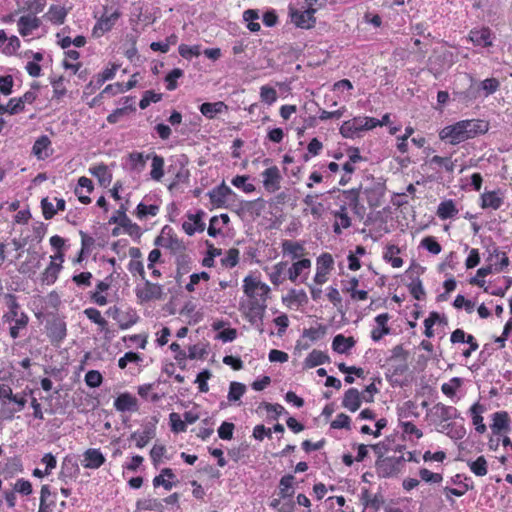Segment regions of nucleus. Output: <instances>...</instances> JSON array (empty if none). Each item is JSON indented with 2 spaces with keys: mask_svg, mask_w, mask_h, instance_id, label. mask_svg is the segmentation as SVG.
I'll list each match as a JSON object with an SVG mask.
<instances>
[{
  "mask_svg": "<svg viewBox=\"0 0 512 512\" xmlns=\"http://www.w3.org/2000/svg\"><path fill=\"white\" fill-rule=\"evenodd\" d=\"M362 395L356 388H349L343 396L342 406L350 412H356L362 403Z\"/></svg>",
  "mask_w": 512,
  "mask_h": 512,
  "instance_id": "nucleus-14",
  "label": "nucleus"
},
{
  "mask_svg": "<svg viewBox=\"0 0 512 512\" xmlns=\"http://www.w3.org/2000/svg\"><path fill=\"white\" fill-rule=\"evenodd\" d=\"M62 268L63 266L61 264H57L56 262L51 261L48 267L42 273V282L47 285L55 283Z\"/></svg>",
  "mask_w": 512,
  "mask_h": 512,
  "instance_id": "nucleus-35",
  "label": "nucleus"
},
{
  "mask_svg": "<svg viewBox=\"0 0 512 512\" xmlns=\"http://www.w3.org/2000/svg\"><path fill=\"white\" fill-rule=\"evenodd\" d=\"M377 474L381 478H390L399 473L391 457L377 459L375 462Z\"/></svg>",
  "mask_w": 512,
  "mask_h": 512,
  "instance_id": "nucleus-12",
  "label": "nucleus"
},
{
  "mask_svg": "<svg viewBox=\"0 0 512 512\" xmlns=\"http://www.w3.org/2000/svg\"><path fill=\"white\" fill-rule=\"evenodd\" d=\"M470 470L476 476H485L488 472L487 461L484 456H479L476 460L467 462Z\"/></svg>",
  "mask_w": 512,
  "mask_h": 512,
  "instance_id": "nucleus-43",
  "label": "nucleus"
},
{
  "mask_svg": "<svg viewBox=\"0 0 512 512\" xmlns=\"http://www.w3.org/2000/svg\"><path fill=\"white\" fill-rule=\"evenodd\" d=\"M84 460L82 465L89 469H98L105 463V457L99 449L90 448L83 454Z\"/></svg>",
  "mask_w": 512,
  "mask_h": 512,
  "instance_id": "nucleus-15",
  "label": "nucleus"
},
{
  "mask_svg": "<svg viewBox=\"0 0 512 512\" xmlns=\"http://www.w3.org/2000/svg\"><path fill=\"white\" fill-rule=\"evenodd\" d=\"M157 423V420H154V423H148L144 426V430L142 434H139V438L137 439L136 446L138 448L145 447L150 439L155 437L156 434V427L155 424Z\"/></svg>",
  "mask_w": 512,
  "mask_h": 512,
  "instance_id": "nucleus-39",
  "label": "nucleus"
},
{
  "mask_svg": "<svg viewBox=\"0 0 512 512\" xmlns=\"http://www.w3.org/2000/svg\"><path fill=\"white\" fill-rule=\"evenodd\" d=\"M169 420L172 432L180 433L186 431L187 426L178 413L172 412L169 415Z\"/></svg>",
  "mask_w": 512,
  "mask_h": 512,
  "instance_id": "nucleus-59",
  "label": "nucleus"
},
{
  "mask_svg": "<svg viewBox=\"0 0 512 512\" xmlns=\"http://www.w3.org/2000/svg\"><path fill=\"white\" fill-rule=\"evenodd\" d=\"M266 304L263 301L260 303L257 299H252L248 304V312L246 313V317L251 325L257 324V322H263Z\"/></svg>",
  "mask_w": 512,
  "mask_h": 512,
  "instance_id": "nucleus-11",
  "label": "nucleus"
},
{
  "mask_svg": "<svg viewBox=\"0 0 512 512\" xmlns=\"http://www.w3.org/2000/svg\"><path fill=\"white\" fill-rule=\"evenodd\" d=\"M385 190L386 188L384 183L380 182H377L372 187L365 188L363 190L369 207L376 208L381 205L382 198L385 195Z\"/></svg>",
  "mask_w": 512,
  "mask_h": 512,
  "instance_id": "nucleus-6",
  "label": "nucleus"
},
{
  "mask_svg": "<svg viewBox=\"0 0 512 512\" xmlns=\"http://www.w3.org/2000/svg\"><path fill=\"white\" fill-rule=\"evenodd\" d=\"M304 363H305V367L313 368V367H316V366H319V365H322L325 363H330V357L326 353H324L320 350L314 349L306 357Z\"/></svg>",
  "mask_w": 512,
  "mask_h": 512,
  "instance_id": "nucleus-32",
  "label": "nucleus"
},
{
  "mask_svg": "<svg viewBox=\"0 0 512 512\" xmlns=\"http://www.w3.org/2000/svg\"><path fill=\"white\" fill-rule=\"evenodd\" d=\"M408 369H409V367H408L407 361L406 362L403 361L401 364L393 367L391 374L386 373V379L390 382V384L392 386H401L402 387L404 385V383L398 381L397 379H394L393 377L401 376V375L405 374L408 371Z\"/></svg>",
  "mask_w": 512,
  "mask_h": 512,
  "instance_id": "nucleus-44",
  "label": "nucleus"
},
{
  "mask_svg": "<svg viewBox=\"0 0 512 512\" xmlns=\"http://www.w3.org/2000/svg\"><path fill=\"white\" fill-rule=\"evenodd\" d=\"M468 139L488 132L489 122L481 119L463 120Z\"/></svg>",
  "mask_w": 512,
  "mask_h": 512,
  "instance_id": "nucleus-16",
  "label": "nucleus"
},
{
  "mask_svg": "<svg viewBox=\"0 0 512 512\" xmlns=\"http://www.w3.org/2000/svg\"><path fill=\"white\" fill-rule=\"evenodd\" d=\"M114 407L119 412H135L139 409L136 397L128 392L120 394L114 401Z\"/></svg>",
  "mask_w": 512,
  "mask_h": 512,
  "instance_id": "nucleus-10",
  "label": "nucleus"
},
{
  "mask_svg": "<svg viewBox=\"0 0 512 512\" xmlns=\"http://www.w3.org/2000/svg\"><path fill=\"white\" fill-rule=\"evenodd\" d=\"M295 477L292 474H286L281 477L279 481V497L280 499H287L293 496L294 494V483Z\"/></svg>",
  "mask_w": 512,
  "mask_h": 512,
  "instance_id": "nucleus-28",
  "label": "nucleus"
},
{
  "mask_svg": "<svg viewBox=\"0 0 512 512\" xmlns=\"http://www.w3.org/2000/svg\"><path fill=\"white\" fill-rule=\"evenodd\" d=\"M499 194H501L500 190L484 192L481 195V207L483 209H499L503 204V196H500Z\"/></svg>",
  "mask_w": 512,
  "mask_h": 512,
  "instance_id": "nucleus-20",
  "label": "nucleus"
},
{
  "mask_svg": "<svg viewBox=\"0 0 512 512\" xmlns=\"http://www.w3.org/2000/svg\"><path fill=\"white\" fill-rule=\"evenodd\" d=\"M137 510H149L156 512H163L164 506L161 501L155 498L139 499L136 502Z\"/></svg>",
  "mask_w": 512,
  "mask_h": 512,
  "instance_id": "nucleus-40",
  "label": "nucleus"
},
{
  "mask_svg": "<svg viewBox=\"0 0 512 512\" xmlns=\"http://www.w3.org/2000/svg\"><path fill=\"white\" fill-rule=\"evenodd\" d=\"M129 111H136V107L134 106V104L126 105L121 108L115 109L111 114L107 116V122L110 124H115L120 120L122 116L127 114Z\"/></svg>",
  "mask_w": 512,
  "mask_h": 512,
  "instance_id": "nucleus-49",
  "label": "nucleus"
},
{
  "mask_svg": "<svg viewBox=\"0 0 512 512\" xmlns=\"http://www.w3.org/2000/svg\"><path fill=\"white\" fill-rule=\"evenodd\" d=\"M152 159L150 176L153 180L159 181L164 175V158L156 153L149 154Z\"/></svg>",
  "mask_w": 512,
  "mask_h": 512,
  "instance_id": "nucleus-36",
  "label": "nucleus"
},
{
  "mask_svg": "<svg viewBox=\"0 0 512 512\" xmlns=\"http://www.w3.org/2000/svg\"><path fill=\"white\" fill-rule=\"evenodd\" d=\"M336 191L341 192V196L344 198L343 201H345L347 205H349V207L352 208L353 206H356V203L360 200L362 185H360L357 188H352L349 190H340L338 188H333L331 191H329V193H334Z\"/></svg>",
  "mask_w": 512,
  "mask_h": 512,
  "instance_id": "nucleus-33",
  "label": "nucleus"
},
{
  "mask_svg": "<svg viewBox=\"0 0 512 512\" xmlns=\"http://www.w3.org/2000/svg\"><path fill=\"white\" fill-rule=\"evenodd\" d=\"M461 477V474H456L451 478V482L455 485H460L462 489L446 487L444 489V492L446 493L447 496H449V494H452L454 496L460 497L464 495L466 491L473 489V486H470V483H463Z\"/></svg>",
  "mask_w": 512,
  "mask_h": 512,
  "instance_id": "nucleus-37",
  "label": "nucleus"
},
{
  "mask_svg": "<svg viewBox=\"0 0 512 512\" xmlns=\"http://www.w3.org/2000/svg\"><path fill=\"white\" fill-rule=\"evenodd\" d=\"M282 251L284 254L291 255L292 259H297L304 253L305 248L300 242L285 240L282 243Z\"/></svg>",
  "mask_w": 512,
  "mask_h": 512,
  "instance_id": "nucleus-38",
  "label": "nucleus"
},
{
  "mask_svg": "<svg viewBox=\"0 0 512 512\" xmlns=\"http://www.w3.org/2000/svg\"><path fill=\"white\" fill-rule=\"evenodd\" d=\"M437 216L442 219H450L458 214V209L452 199L442 201L437 208Z\"/></svg>",
  "mask_w": 512,
  "mask_h": 512,
  "instance_id": "nucleus-27",
  "label": "nucleus"
},
{
  "mask_svg": "<svg viewBox=\"0 0 512 512\" xmlns=\"http://www.w3.org/2000/svg\"><path fill=\"white\" fill-rule=\"evenodd\" d=\"M192 259L188 254L180 253L176 257V273L175 280L178 284H181L183 275L187 274L191 270Z\"/></svg>",
  "mask_w": 512,
  "mask_h": 512,
  "instance_id": "nucleus-21",
  "label": "nucleus"
},
{
  "mask_svg": "<svg viewBox=\"0 0 512 512\" xmlns=\"http://www.w3.org/2000/svg\"><path fill=\"white\" fill-rule=\"evenodd\" d=\"M239 250L237 248H230L224 258L221 259V264L227 268L235 267L239 262Z\"/></svg>",
  "mask_w": 512,
  "mask_h": 512,
  "instance_id": "nucleus-54",
  "label": "nucleus"
},
{
  "mask_svg": "<svg viewBox=\"0 0 512 512\" xmlns=\"http://www.w3.org/2000/svg\"><path fill=\"white\" fill-rule=\"evenodd\" d=\"M263 186L269 192H274L280 188L282 179L277 166H272L262 172Z\"/></svg>",
  "mask_w": 512,
  "mask_h": 512,
  "instance_id": "nucleus-7",
  "label": "nucleus"
},
{
  "mask_svg": "<svg viewBox=\"0 0 512 512\" xmlns=\"http://www.w3.org/2000/svg\"><path fill=\"white\" fill-rule=\"evenodd\" d=\"M89 173L96 177L100 185L104 187L109 186L112 181V174L108 171V166L103 163L89 168Z\"/></svg>",
  "mask_w": 512,
  "mask_h": 512,
  "instance_id": "nucleus-25",
  "label": "nucleus"
},
{
  "mask_svg": "<svg viewBox=\"0 0 512 512\" xmlns=\"http://www.w3.org/2000/svg\"><path fill=\"white\" fill-rule=\"evenodd\" d=\"M490 429L494 436L508 434L511 430L510 417L506 411H498L492 415V424Z\"/></svg>",
  "mask_w": 512,
  "mask_h": 512,
  "instance_id": "nucleus-4",
  "label": "nucleus"
},
{
  "mask_svg": "<svg viewBox=\"0 0 512 512\" xmlns=\"http://www.w3.org/2000/svg\"><path fill=\"white\" fill-rule=\"evenodd\" d=\"M162 94L156 93L153 90H147L144 92L142 99L139 102L141 109H146L152 102L157 103L162 100Z\"/></svg>",
  "mask_w": 512,
  "mask_h": 512,
  "instance_id": "nucleus-51",
  "label": "nucleus"
},
{
  "mask_svg": "<svg viewBox=\"0 0 512 512\" xmlns=\"http://www.w3.org/2000/svg\"><path fill=\"white\" fill-rule=\"evenodd\" d=\"M208 196L210 198V202L217 208H229V205L226 204L227 197H237V194L222 182L220 185L214 187L211 191L208 192Z\"/></svg>",
  "mask_w": 512,
  "mask_h": 512,
  "instance_id": "nucleus-2",
  "label": "nucleus"
},
{
  "mask_svg": "<svg viewBox=\"0 0 512 512\" xmlns=\"http://www.w3.org/2000/svg\"><path fill=\"white\" fill-rule=\"evenodd\" d=\"M283 302L286 301H295L299 305H304L308 303V296L304 290H296L291 289L287 296L283 297Z\"/></svg>",
  "mask_w": 512,
  "mask_h": 512,
  "instance_id": "nucleus-52",
  "label": "nucleus"
},
{
  "mask_svg": "<svg viewBox=\"0 0 512 512\" xmlns=\"http://www.w3.org/2000/svg\"><path fill=\"white\" fill-rule=\"evenodd\" d=\"M136 74H134L131 79L126 82V85L122 83H115L107 85L101 92V95H116L118 93H124L132 88H134L137 84V80L135 79Z\"/></svg>",
  "mask_w": 512,
  "mask_h": 512,
  "instance_id": "nucleus-22",
  "label": "nucleus"
},
{
  "mask_svg": "<svg viewBox=\"0 0 512 512\" xmlns=\"http://www.w3.org/2000/svg\"><path fill=\"white\" fill-rule=\"evenodd\" d=\"M150 159V155L144 156L141 152H131L128 155V160L130 162V170L140 173L146 167V161Z\"/></svg>",
  "mask_w": 512,
  "mask_h": 512,
  "instance_id": "nucleus-30",
  "label": "nucleus"
},
{
  "mask_svg": "<svg viewBox=\"0 0 512 512\" xmlns=\"http://www.w3.org/2000/svg\"><path fill=\"white\" fill-rule=\"evenodd\" d=\"M119 17L120 12L117 10L112 12L110 15L104 14L95 24L93 35L100 36L101 34L97 33L98 30H101L102 33L110 31Z\"/></svg>",
  "mask_w": 512,
  "mask_h": 512,
  "instance_id": "nucleus-18",
  "label": "nucleus"
},
{
  "mask_svg": "<svg viewBox=\"0 0 512 512\" xmlns=\"http://www.w3.org/2000/svg\"><path fill=\"white\" fill-rule=\"evenodd\" d=\"M490 30L489 29H481V30H472L470 32V40L477 46L488 47L492 45L490 40Z\"/></svg>",
  "mask_w": 512,
  "mask_h": 512,
  "instance_id": "nucleus-34",
  "label": "nucleus"
},
{
  "mask_svg": "<svg viewBox=\"0 0 512 512\" xmlns=\"http://www.w3.org/2000/svg\"><path fill=\"white\" fill-rule=\"evenodd\" d=\"M85 383L91 388H97L102 384L103 377L98 370H89L85 374Z\"/></svg>",
  "mask_w": 512,
  "mask_h": 512,
  "instance_id": "nucleus-57",
  "label": "nucleus"
},
{
  "mask_svg": "<svg viewBox=\"0 0 512 512\" xmlns=\"http://www.w3.org/2000/svg\"><path fill=\"white\" fill-rule=\"evenodd\" d=\"M248 179V175H237L232 179L231 183L233 186L241 188L246 193L254 192L256 187L251 183H247Z\"/></svg>",
  "mask_w": 512,
  "mask_h": 512,
  "instance_id": "nucleus-50",
  "label": "nucleus"
},
{
  "mask_svg": "<svg viewBox=\"0 0 512 512\" xmlns=\"http://www.w3.org/2000/svg\"><path fill=\"white\" fill-rule=\"evenodd\" d=\"M66 332L65 322L59 319L54 320L48 328V335L52 342L62 341L66 337Z\"/></svg>",
  "mask_w": 512,
  "mask_h": 512,
  "instance_id": "nucleus-26",
  "label": "nucleus"
},
{
  "mask_svg": "<svg viewBox=\"0 0 512 512\" xmlns=\"http://www.w3.org/2000/svg\"><path fill=\"white\" fill-rule=\"evenodd\" d=\"M410 294L416 300H423L425 298V290L422 285L421 279L417 276L412 279L411 283L407 285Z\"/></svg>",
  "mask_w": 512,
  "mask_h": 512,
  "instance_id": "nucleus-46",
  "label": "nucleus"
},
{
  "mask_svg": "<svg viewBox=\"0 0 512 512\" xmlns=\"http://www.w3.org/2000/svg\"><path fill=\"white\" fill-rule=\"evenodd\" d=\"M249 449V445L246 442H242L238 447H234L228 450V456L235 462L242 459Z\"/></svg>",
  "mask_w": 512,
  "mask_h": 512,
  "instance_id": "nucleus-63",
  "label": "nucleus"
},
{
  "mask_svg": "<svg viewBox=\"0 0 512 512\" xmlns=\"http://www.w3.org/2000/svg\"><path fill=\"white\" fill-rule=\"evenodd\" d=\"M178 52L181 55V57L189 60L194 56L197 57L200 55V46L199 45L188 46L186 44H181L178 47Z\"/></svg>",
  "mask_w": 512,
  "mask_h": 512,
  "instance_id": "nucleus-62",
  "label": "nucleus"
},
{
  "mask_svg": "<svg viewBox=\"0 0 512 512\" xmlns=\"http://www.w3.org/2000/svg\"><path fill=\"white\" fill-rule=\"evenodd\" d=\"M184 71L180 68L172 69L164 78L166 89L173 91L178 87L177 79L183 77Z\"/></svg>",
  "mask_w": 512,
  "mask_h": 512,
  "instance_id": "nucleus-47",
  "label": "nucleus"
},
{
  "mask_svg": "<svg viewBox=\"0 0 512 512\" xmlns=\"http://www.w3.org/2000/svg\"><path fill=\"white\" fill-rule=\"evenodd\" d=\"M50 145L51 140L49 137L42 135L34 142L32 153L37 157V159L44 160L50 156V154L47 152V149Z\"/></svg>",
  "mask_w": 512,
  "mask_h": 512,
  "instance_id": "nucleus-24",
  "label": "nucleus"
},
{
  "mask_svg": "<svg viewBox=\"0 0 512 512\" xmlns=\"http://www.w3.org/2000/svg\"><path fill=\"white\" fill-rule=\"evenodd\" d=\"M126 211L127 207L124 204H122L117 210V214L120 215V227H122L131 237L139 239L142 235L141 228L138 224L132 223L126 214Z\"/></svg>",
  "mask_w": 512,
  "mask_h": 512,
  "instance_id": "nucleus-9",
  "label": "nucleus"
},
{
  "mask_svg": "<svg viewBox=\"0 0 512 512\" xmlns=\"http://www.w3.org/2000/svg\"><path fill=\"white\" fill-rule=\"evenodd\" d=\"M334 260L331 254L323 253L317 258V271L314 277V282L322 285L327 280V275L332 269Z\"/></svg>",
  "mask_w": 512,
  "mask_h": 512,
  "instance_id": "nucleus-3",
  "label": "nucleus"
},
{
  "mask_svg": "<svg viewBox=\"0 0 512 512\" xmlns=\"http://www.w3.org/2000/svg\"><path fill=\"white\" fill-rule=\"evenodd\" d=\"M421 246L434 255L439 254L442 250L441 245L433 236H427L423 238L421 241Z\"/></svg>",
  "mask_w": 512,
  "mask_h": 512,
  "instance_id": "nucleus-60",
  "label": "nucleus"
},
{
  "mask_svg": "<svg viewBox=\"0 0 512 512\" xmlns=\"http://www.w3.org/2000/svg\"><path fill=\"white\" fill-rule=\"evenodd\" d=\"M356 344L353 337H345L343 334H337L332 341V349L339 354H348Z\"/></svg>",
  "mask_w": 512,
  "mask_h": 512,
  "instance_id": "nucleus-19",
  "label": "nucleus"
},
{
  "mask_svg": "<svg viewBox=\"0 0 512 512\" xmlns=\"http://www.w3.org/2000/svg\"><path fill=\"white\" fill-rule=\"evenodd\" d=\"M29 317L26 313L21 312L19 319H17V325L11 326L9 329V334L13 339L19 337V330L25 328L28 325Z\"/></svg>",
  "mask_w": 512,
  "mask_h": 512,
  "instance_id": "nucleus-61",
  "label": "nucleus"
},
{
  "mask_svg": "<svg viewBox=\"0 0 512 512\" xmlns=\"http://www.w3.org/2000/svg\"><path fill=\"white\" fill-rule=\"evenodd\" d=\"M389 319L390 315L388 313H382L375 317L377 327L371 331V338L373 341H380L383 336L391 333L390 327L387 326Z\"/></svg>",
  "mask_w": 512,
  "mask_h": 512,
  "instance_id": "nucleus-13",
  "label": "nucleus"
},
{
  "mask_svg": "<svg viewBox=\"0 0 512 512\" xmlns=\"http://www.w3.org/2000/svg\"><path fill=\"white\" fill-rule=\"evenodd\" d=\"M205 244L208 250L206 256L202 260V265L204 267L210 268L214 266V259L215 257L220 256L222 254V250L220 248H215L214 245L208 240H206Z\"/></svg>",
  "mask_w": 512,
  "mask_h": 512,
  "instance_id": "nucleus-45",
  "label": "nucleus"
},
{
  "mask_svg": "<svg viewBox=\"0 0 512 512\" xmlns=\"http://www.w3.org/2000/svg\"><path fill=\"white\" fill-rule=\"evenodd\" d=\"M327 332V327L325 325L319 324L317 328H308L304 329L302 336L309 338L311 341H316L319 338L323 337Z\"/></svg>",
  "mask_w": 512,
  "mask_h": 512,
  "instance_id": "nucleus-55",
  "label": "nucleus"
},
{
  "mask_svg": "<svg viewBox=\"0 0 512 512\" xmlns=\"http://www.w3.org/2000/svg\"><path fill=\"white\" fill-rule=\"evenodd\" d=\"M486 411V407L483 404H480L479 402L474 403L470 409L469 413L472 418L473 425L481 424L483 422L482 413Z\"/></svg>",
  "mask_w": 512,
  "mask_h": 512,
  "instance_id": "nucleus-58",
  "label": "nucleus"
},
{
  "mask_svg": "<svg viewBox=\"0 0 512 512\" xmlns=\"http://www.w3.org/2000/svg\"><path fill=\"white\" fill-rule=\"evenodd\" d=\"M289 16L291 18V21L295 24L296 27L301 29H311L313 28V24L308 21L307 16L305 12H301L297 9H295L292 6H289Z\"/></svg>",
  "mask_w": 512,
  "mask_h": 512,
  "instance_id": "nucleus-31",
  "label": "nucleus"
},
{
  "mask_svg": "<svg viewBox=\"0 0 512 512\" xmlns=\"http://www.w3.org/2000/svg\"><path fill=\"white\" fill-rule=\"evenodd\" d=\"M246 391V386L243 383L233 381L230 383L229 392L227 398L231 402L240 400Z\"/></svg>",
  "mask_w": 512,
  "mask_h": 512,
  "instance_id": "nucleus-48",
  "label": "nucleus"
},
{
  "mask_svg": "<svg viewBox=\"0 0 512 512\" xmlns=\"http://www.w3.org/2000/svg\"><path fill=\"white\" fill-rule=\"evenodd\" d=\"M154 245L158 247H165L169 249L173 254L183 252L186 249L183 241L180 240L176 235H170V237L159 235L155 238Z\"/></svg>",
  "mask_w": 512,
  "mask_h": 512,
  "instance_id": "nucleus-8",
  "label": "nucleus"
},
{
  "mask_svg": "<svg viewBox=\"0 0 512 512\" xmlns=\"http://www.w3.org/2000/svg\"><path fill=\"white\" fill-rule=\"evenodd\" d=\"M224 109H227V105L222 102H205L200 105L199 110L205 117L209 119H213L216 117L217 114L221 113Z\"/></svg>",
  "mask_w": 512,
  "mask_h": 512,
  "instance_id": "nucleus-29",
  "label": "nucleus"
},
{
  "mask_svg": "<svg viewBox=\"0 0 512 512\" xmlns=\"http://www.w3.org/2000/svg\"><path fill=\"white\" fill-rule=\"evenodd\" d=\"M261 100L269 105L277 99V91L270 86H262L260 91Z\"/></svg>",
  "mask_w": 512,
  "mask_h": 512,
  "instance_id": "nucleus-64",
  "label": "nucleus"
},
{
  "mask_svg": "<svg viewBox=\"0 0 512 512\" xmlns=\"http://www.w3.org/2000/svg\"><path fill=\"white\" fill-rule=\"evenodd\" d=\"M144 281L145 288H136L135 290L137 298L141 302H148L152 299H162V286L159 284L152 283L149 280Z\"/></svg>",
  "mask_w": 512,
  "mask_h": 512,
  "instance_id": "nucleus-5",
  "label": "nucleus"
},
{
  "mask_svg": "<svg viewBox=\"0 0 512 512\" xmlns=\"http://www.w3.org/2000/svg\"><path fill=\"white\" fill-rule=\"evenodd\" d=\"M41 21L34 16H21L18 20V30L21 36L25 37L31 34L32 30L38 29Z\"/></svg>",
  "mask_w": 512,
  "mask_h": 512,
  "instance_id": "nucleus-17",
  "label": "nucleus"
},
{
  "mask_svg": "<svg viewBox=\"0 0 512 512\" xmlns=\"http://www.w3.org/2000/svg\"><path fill=\"white\" fill-rule=\"evenodd\" d=\"M434 414L438 416L441 421H448L451 419L459 418L460 413L453 406H446L443 403H437L433 406Z\"/></svg>",
  "mask_w": 512,
  "mask_h": 512,
  "instance_id": "nucleus-23",
  "label": "nucleus"
},
{
  "mask_svg": "<svg viewBox=\"0 0 512 512\" xmlns=\"http://www.w3.org/2000/svg\"><path fill=\"white\" fill-rule=\"evenodd\" d=\"M311 266V261L307 258L301 259L294 262L288 270V277L292 282H295L298 276L304 269H308Z\"/></svg>",
  "mask_w": 512,
  "mask_h": 512,
  "instance_id": "nucleus-42",
  "label": "nucleus"
},
{
  "mask_svg": "<svg viewBox=\"0 0 512 512\" xmlns=\"http://www.w3.org/2000/svg\"><path fill=\"white\" fill-rule=\"evenodd\" d=\"M467 130L465 129L464 121H459L453 125L444 127L439 137L441 140H448L452 145L459 144L465 140H468Z\"/></svg>",
  "mask_w": 512,
  "mask_h": 512,
  "instance_id": "nucleus-1",
  "label": "nucleus"
},
{
  "mask_svg": "<svg viewBox=\"0 0 512 512\" xmlns=\"http://www.w3.org/2000/svg\"><path fill=\"white\" fill-rule=\"evenodd\" d=\"M159 212V206L157 205H145L140 202L136 208V216L140 219L145 218L148 215L156 216Z\"/></svg>",
  "mask_w": 512,
  "mask_h": 512,
  "instance_id": "nucleus-53",
  "label": "nucleus"
},
{
  "mask_svg": "<svg viewBox=\"0 0 512 512\" xmlns=\"http://www.w3.org/2000/svg\"><path fill=\"white\" fill-rule=\"evenodd\" d=\"M327 297L329 301L332 302L333 305L337 308L338 312L342 315H345V311L343 310L342 306V298L336 287H329Z\"/></svg>",
  "mask_w": 512,
  "mask_h": 512,
  "instance_id": "nucleus-56",
  "label": "nucleus"
},
{
  "mask_svg": "<svg viewBox=\"0 0 512 512\" xmlns=\"http://www.w3.org/2000/svg\"><path fill=\"white\" fill-rule=\"evenodd\" d=\"M67 10L64 7L51 5L49 11L45 15L54 24H63L67 16Z\"/></svg>",
  "mask_w": 512,
  "mask_h": 512,
  "instance_id": "nucleus-41",
  "label": "nucleus"
}]
</instances>
